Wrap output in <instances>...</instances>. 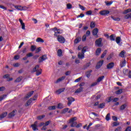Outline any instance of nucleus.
I'll return each mask as SVG.
<instances>
[{
	"instance_id": "nucleus-13",
	"label": "nucleus",
	"mask_w": 131,
	"mask_h": 131,
	"mask_svg": "<svg viewBox=\"0 0 131 131\" xmlns=\"http://www.w3.org/2000/svg\"><path fill=\"white\" fill-rule=\"evenodd\" d=\"M91 62H89L87 63H86L85 65L83 66L82 70H86V69H88L90 66H91Z\"/></svg>"
},
{
	"instance_id": "nucleus-30",
	"label": "nucleus",
	"mask_w": 131,
	"mask_h": 131,
	"mask_svg": "<svg viewBox=\"0 0 131 131\" xmlns=\"http://www.w3.org/2000/svg\"><path fill=\"white\" fill-rule=\"evenodd\" d=\"M36 42H42V43L45 42V40H43V39H42L40 37L37 38L36 40Z\"/></svg>"
},
{
	"instance_id": "nucleus-18",
	"label": "nucleus",
	"mask_w": 131,
	"mask_h": 131,
	"mask_svg": "<svg viewBox=\"0 0 131 131\" xmlns=\"http://www.w3.org/2000/svg\"><path fill=\"white\" fill-rule=\"evenodd\" d=\"M8 115V113L7 112H4L2 113L1 115H0V119H3L6 117Z\"/></svg>"
},
{
	"instance_id": "nucleus-44",
	"label": "nucleus",
	"mask_w": 131,
	"mask_h": 131,
	"mask_svg": "<svg viewBox=\"0 0 131 131\" xmlns=\"http://www.w3.org/2000/svg\"><path fill=\"white\" fill-rule=\"evenodd\" d=\"M106 54H107V50H104L102 53V55H101V58L103 59V58H104V57L106 56Z\"/></svg>"
},
{
	"instance_id": "nucleus-19",
	"label": "nucleus",
	"mask_w": 131,
	"mask_h": 131,
	"mask_svg": "<svg viewBox=\"0 0 131 131\" xmlns=\"http://www.w3.org/2000/svg\"><path fill=\"white\" fill-rule=\"evenodd\" d=\"M101 52H102V49L99 48L96 49V56H99L100 54H101Z\"/></svg>"
},
{
	"instance_id": "nucleus-41",
	"label": "nucleus",
	"mask_w": 131,
	"mask_h": 131,
	"mask_svg": "<svg viewBox=\"0 0 131 131\" xmlns=\"http://www.w3.org/2000/svg\"><path fill=\"white\" fill-rule=\"evenodd\" d=\"M49 110H56V105L50 106L48 107Z\"/></svg>"
},
{
	"instance_id": "nucleus-40",
	"label": "nucleus",
	"mask_w": 131,
	"mask_h": 131,
	"mask_svg": "<svg viewBox=\"0 0 131 131\" xmlns=\"http://www.w3.org/2000/svg\"><path fill=\"white\" fill-rule=\"evenodd\" d=\"M68 110H69V108H64L61 111L62 114H65V113H66V112H68Z\"/></svg>"
},
{
	"instance_id": "nucleus-58",
	"label": "nucleus",
	"mask_w": 131,
	"mask_h": 131,
	"mask_svg": "<svg viewBox=\"0 0 131 131\" xmlns=\"http://www.w3.org/2000/svg\"><path fill=\"white\" fill-rule=\"evenodd\" d=\"M70 74H71V71H68L65 73L66 76H68V75H70Z\"/></svg>"
},
{
	"instance_id": "nucleus-35",
	"label": "nucleus",
	"mask_w": 131,
	"mask_h": 131,
	"mask_svg": "<svg viewBox=\"0 0 131 131\" xmlns=\"http://www.w3.org/2000/svg\"><path fill=\"white\" fill-rule=\"evenodd\" d=\"M125 19H130L131 20V13H128L124 16Z\"/></svg>"
},
{
	"instance_id": "nucleus-25",
	"label": "nucleus",
	"mask_w": 131,
	"mask_h": 131,
	"mask_svg": "<svg viewBox=\"0 0 131 131\" xmlns=\"http://www.w3.org/2000/svg\"><path fill=\"white\" fill-rule=\"evenodd\" d=\"M125 55V51L124 50L122 51L120 54L119 56L121 58H124V55Z\"/></svg>"
},
{
	"instance_id": "nucleus-45",
	"label": "nucleus",
	"mask_w": 131,
	"mask_h": 131,
	"mask_svg": "<svg viewBox=\"0 0 131 131\" xmlns=\"http://www.w3.org/2000/svg\"><path fill=\"white\" fill-rule=\"evenodd\" d=\"M46 117L45 115L39 116L37 117L38 120H41V119H43Z\"/></svg>"
},
{
	"instance_id": "nucleus-50",
	"label": "nucleus",
	"mask_w": 131,
	"mask_h": 131,
	"mask_svg": "<svg viewBox=\"0 0 131 131\" xmlns=\"http://www.w3.org/2000/svg\"><path fill=\"white\" fill-rule=\"evenodd\" d=\"M39 57V55H36L33 56V54L32 59L33 60H37V59H38Z\"/></svg>"
},
{
	"instance_id": "nucleus-12",
	"label": "nucleus",
	"mask_w": 131,
	"mask_h": 131,
	"mask_svg": "<svg viewBox=\"0 0 131 131\" xmlns=\"http://www.w3.org/2000/svg\"><path fill=\"white\" fill-rule=\"evenodd\" d=\"M14 8L16 9V10H18L19 11H23V10H24V8H26V7H22L21 6H15Z\"/></svg>"
},
{
	"instance_id": "nucleus-62",
	"label": "nucleus",
	"mask_w": 131,
	"mask_h": 131,
	"mask_svg": "<svg viewBox=\"0 0 131 131\" xmlns=\"http://www.w3.org/2000/svg\"><path fill=\"white\" fill-rule=\"evenodd\" d=\"M9 77H10V75L9 74H6L3 76L4 78H10Z\"/></svg>"
},
{
	"instance_id": "nucleus-56",
	"label": "nucleus",
	"mask_w": 131,
	"mask_h": 131,
	"mask_svg": "<svg viewBox=\"0 0 131 131\" xmlns=\"http://www.w3.org/2000/svg\"><path fill=\"white\" fill-rule=\"evenodd\" d=\"M14 60H19L20 59V56L18 55H16L14 57Z\"/></svg>"
},
{
	"instance_id": "nucleus-24",
	"label": "nucleus",
	"mask_w": 131,
	"mask_h": 131,
	"mask_svg": "<svg viewBox=\"0 0 131 131\" xmlns=\"http://www.w3.org/2000/svg\"><path fill=\"white\" fill-rule=\"evenodd\" d=\"M126 64V61L125 60V59H124V61H122L120 63V67H121V68H122V67H124V66H125Z\"/></svg>"
},
{
	"instance_id": "nucleus-15",
	"label": "nucleus",
	"mask_w": 131,
	"mask_h": 131,
	"mask_svg": "<svg viewBox=\"0 0 131 131\" xmlns=\"http://www.w3.org/2000/svg\"><path fill=\"white\" fill-rule=\"evenodd\" d=\"M98 32H99V29L98 28L94 29L92 31V34L94 36L98 35Z\"/></svg>"
},
{
	"instance_id": "nucleus-53",
	"label": "nucleus",
	"mask_w": 131,
	"mask_h": 131,
	"mask_svg": "<svg viewBox=\"0 0 131 131\" xmlns=\"http://www.w3.org/2000/svg\"><path fill=\"white\" fill-rule=\"evenodd\" d=\"M84 35H86V36H90V35H91V31L88 30Z\"/></svg>"
},
{
	"instance_id": "nucleus-10",
	"label": "nucleus",
	"mask_w": 131,
	"mask_h": 131,
	"mask_svg": "<svg viewBox=\"0 0 131 131\" xmlns=\"http://www.w3.org/2000/svg\"><path fill=\"white\" fill-rule=\"evenodd\" d=\"M17 111H13L12 112H11L8 115V118H12V117H14V116H15V115H16V113L15 112H16Z\"/></svg>"
},
{
	"instance_id": "nucleus-1",
	"label": "nucleus",
	"mask_w": 131,
	"mask_h": 131,
	"mask_svg": "<svg viewBox=\"0 0 131 131\" xmlns=\"http://www.w3.org/2000/svg\"><path fill=\"white\" fill-rule=\"evenodd\" d=\"M39 68V66L36 65L35 68L33 69V72H36V76H38V75H40L41 73L42 72V70L41 69L37 70Z\"/></svg>"
},
{
	"instance_id": "nucleus-31",
	"label": "nucleus",
	"mask_w": 131,
	"mask_h": 131,
	"mask_svg": "<svg viewBox=\"0 0 131 131\" xmlns=\"http://www.w3.org/2000/svg\"><path fill=\"white\" fill-rule=\"evenodd\" d=\"M64 91H65V88H61V89H58L56 91V93H58V94L60 95V94H61V93H63V92H64Z\"/></svg>"
},
{
	"instance_id": "nucleus-51",
	"label": "nucleus",
	"mask_w": 131,
	"mask_h": 131,
	"mask_svg": "<svg viewBox=\"0 0 131 131\" xmlns=\"http://www.w3.org/2000/svg\"><path fill=\"white\" fill-rule=\"evenodd\" d=\"M82 78V77H79L78 78L76 79L75 80V82H79V81H80V80H81Z\"/></svg>"
},
{
	"instance_id": "nucleus-36",
	"label": "nucleus",
	"mask_w": 131,
	"mask_h": 131,
	"mask_svg": "<svg viewBox=\"0 0 131 131\" xmlns=\"http://www.w3.org/2000/svg\"><path fill=\"white\" fill-rule=\"evenodd\" d=\"M130 12H131V9H128L127 10H124L123 12V14L124 15H125L127 14V13H130Z\"/></svg>"
},
{
	"instance_id": "nucleus-52",
	"label": "nucleus",
	"mask_w": 131,
	"mask_h": 131,
	"mask_svg": "<svg viewBox=\"0 0 131 131\" xmlns=\"http://www.w3.org/2000/svg\"><path fill=\"white\" fill-rule=\"evenodd\" d=\"M121 130H122V128L121 127V126L118 127L115 130V131H121Z\"/></svg>"
},
{
	"instance_id": "nucleus-46",
	"label": "nucleus",
	"mask_w": 131,
	"mask_h": 131,
	"mask_svg": "<svg viewBox=\"0 0 131 131\" xmlns=\"http://www.w3.org/2000/svg\"><path fill=\"white\" fill-rule=\"evenodd\" d=\"M67 9H68L69 10H70L71 9H72V5H71V4L69 3V4H68L67 5Z\"/></svg>"
},
{
	"instance_id": "nucleus-22",
	"label": "nucleus",
	"mask_w": 131,
	"mask_h": 131,
	"mask_svg": "<svg viewBox=\"0 0 131 131\" xmlns=\"http://www.w3.org/2000/svg\"><path fill=\"white\" fill-rule=\"evenodd\" d=\"M82 90H83V88L80 87L76 90L75 92V94H79V93H81L82 92Z\"/></svg>"
},
{
	"instance_id": "nucleus-47",
	"label": "nucleus",
	"mask_w": 131,
	"mask_h": 131,
	"mask_svg": "<svg viewBox=\"0 0 131 131\" xmlns=\"http://www.w3.org/2000/svg\"><path fill=\"white\" fill-rule=\"evenodd\" d=\"M36 49V47H35V46L32 45L31 47V52H34V51H35Z\"/></svg>"
},
{
	"instance_id": "nucleus-6",
	"label": "nucleus",
	"mask_w": 131,
	"mask_h": 131,
	"mask_svg": "<svg viewBox=\"0 0 131 131\" xmlns=\"http://www.w3.org/2000/svg\"><path fill=\"white\" fill-rule=\"evenodd\" d=\"M30 57H33V53L32 52H30L26 54V56L23 58V60L24 61H26L28 59V58H30Z\"/></svg>"
},
{
	"instance_id": "nucleus-59",
	"label": "nucleus",
	"mask_w": 131,
	"mask_h": 131,
	"mask_svg": "<svg viewBox=\"0 0 131 131\" xmlns=\"http://www.w3.org/2000/svg\"><path fill=\"white\" fill-rule=\"evenodd\" d=\"M82 41H85V40H86V36L85 35H84L82 36Z\"/></svg>"
},
{
	"instance_id": "nucleus-61",
	"label": "nucleus",
	"mask_w": 131,
	"mask_h": 131,
	"mask_svg": "<svg viewBox=\"0 0 131 131\" xmlns=\"http://www.w3.org/2000/svg\"><path fill=\"white\" fill-rule=\"evenodd\" d=\"M112 101H113V99H112V96H111L108 97L107 103H110V102H111Z\"/></svg>"
},
{
	"instance_id": "nucleus-26",
	"label": "nucleus",
	"mask_w": 131,
	"mask_h": 131,
	"mask_svg": "<svg viewBox=\"0 0 131 131\" xmlns=\"http://www.w3.org/2000/svg\"><path fill=\"white\" fill-rule=\"evenodd\" d=\"M120 41H121V38L119 36H118L116 38V42L118 45L120 43Z\"/></svg>"
},
{
	"instance_id": "nucleus-55",
	"label": "nucleus",
	"mask_w": 131,
	"mask_h": 131,
	"mask_svg": "<svg viewBox=\"0 0 131 131\" xmlns=\"http://www.w3.org/2000/svg\"><path fill=\"white\" fill-rule=\"evenodd\" d=\"M92 14H93V12L92 11V10L88 11L86 12V15H92Z\"/></svg>"
},
{
	"instance_id": "nucleus-3",
	"label": "nucleus",
	"mask_w": 131,
	"mask_h": 131,
	"mask_svg": "<svg viewBox=\"0 0 131 131\" xmlns=\"http://www.w3.org/2000/svg\"><path fill=\"white\" fill-rule=\"evenodd\" d=\"M48 59V55L46 54L43 55L38 58V63H42L43 61H46Z\"/></svg>"
},
{
	"instance_id": "nucleus-4",
	"label": "nucleus",
	"mask_w": 131,
	"mask_h": 131,
	"mask_svg": "<svg viewBox=\"0 0 131 131\" xmlns=\"http://www.w3.org/2000/svg\"><path fill=\"white\" fill-rule=\"evenodd\" d=\"M95 45L99 48L102 47L101 38H99L95 41Z\"/></svg>"
},
{
	"instance_id": "nucleus-54",
	"label": "nucleus",
	"mask_w": 131,
	"mask_h": 131,
	"mask_svg": "<svg viewBox=\"0 0 131 131\" xmlns=\"http://www.w3.org/2000/svg\"><path fill=\"white\" fill-rule=\"evenodd\" d=\"M79 7L80 8V9H81V10H82V11H84L85 10V8H84V7L82 6V5L79 4Z\"/></svg>"
},
{
	"instance_id": "nucleus-38",
	"label": "nucleus",
	"mask_w": 131,
	"mask_h": 131,
	"mask_svg": "<svg viewBox=\"0 0 131 131\" xmlns=\"http://www.w3.org/2000/svg\"><path fill=\"white\" fill-rule=\"evenodd\" d=\"M62 53H63V52H62V50L59 49L58 50L57 55H58V57H61V56H62Z\"/></svg>"
},
{
	"instance_id": "nucleus-64",
	"label": "nucleus",
	"mask_w": 131,
	"mask_h": 131,
	"mask_svg": "<svg viewBox=\"0 0 131 131\" xmlns=\"http://www.w3.org/2000/svg\"><path fill=\"white\" fill-rule=\"evenodd\" d=\"M40 51H41V49H40V47L38 48L36 50V53H39V52H40Z\"/></svg>"
},
{
	"instance_id": "nucleus-21",
	"label": "nucleus",
	"mask_w": 131,
	"mask_h": 131,
	"mask_svg": "<svg viewBox=\"0 0 131 131\" xmlns=\"http://www.w3.org/2000/svg\"><path fill=\"white\" fill-rule=\"evenodd\" d=\"M93 72V70L88 71L86 72V76L88 78L91 77V73Z\"/></svg>"
},
{
	"instance_id": "nucleus-37",
	"label": "nucleus",
	"mask_w": 131,
	"mask_h": 131,
	"mask_svg": "<svg viewBox=\"0 0 131 131\" xmlns=\"http://www.w3.org/2000/svg\"><path fill=\"white\" fill-rule=\"evenodd\" d=\"M72 123L71 124V127H76V125L77 124V122H73L72 123Z\"/></svg>"
},
{
	"instance_id": "nucleus-2",
	"label": "nucleus",
	"mask_w": 131,
	"mask_h": 131,
	"mask_svg": "<svg viewBox=\"0 0 131 131\" xmlns=\"http://www.w3.org/2000/svg\"><path fill=\"white\" fill-rule=\"evenodd\" d=\"M57 40L60 43H65V42L66 41V39H65V38L63 36L61 35L58 36Z\"/></svg>"
},
{
	"instance_id": "nucleus-29",
	"label": "nucleus",
	"mask_w": 131,
	"mask_h": 131,
	"mask_svg": "<svg viewBox=\"0 0 131 131\" xmlns=\"http://www.w3.org/2000/svg\"><path fill=\"white\" fill-rule=\"evenodd\" d=\"M104 78H105L104 76H102L98 77V78L97 79V82H100V81H102L103 80V79H104Z\"/></svg>"
},
{
	"instance_id": "nucleus-27",
	"label": "nucleus",
	"mask_w": 131,
	"mask_h": 131,
	"mask_svg": "<svg viewBox=\"0 0 131 131\" xmlns=\"http://www.w3.org/2000/svg\"><path fill=\"white\" fill-rule=\"evenodd\" d=\"M96 27V23L95 21H91L90 24V28L93 29Z\"/></svg>"
},
{
	"instance_id": "nucleus-34",
	"label": "nucleus",
	"mask_w": 131,
	"mask_h": 131,
	"mask_svg": "<svg viewBox=\"0 0 131 131\" xmlns=\"http://www.w3.org/2000/svg\"><path fill=\"white\" fill-rule=\"evenodd\" d=\"M104 3L106 4V6H107V7H109V6H111V5L113 4V1H111L110 2L108 1H105Z\"/></svg>"
},
{
	"instance_id": "nucleus-11",
	"label": "nucleus",
	"mask_w": 131,
	"mask_h": 131,
	"mask_svg": "<svg viewBox=\"0 0 131 131\" xmlns=\"http://www.w3.org/2000/svg\"><path fill=\"white\" fill-rule=\"evenodd\" d=\"M34 91H32L30 92H29L25 96L26 99H29L33 95Z\"/></svg>"
},
{
	"instance_id": "nucleus-39",
	"label": "nucleus",
	"mask_w": 131,
	"mask_h": 131,
	"mask_svg": "<svg viewBox=\"0 0 131 131\" xmlns=\"http://www.w3.org/2000/svg\"><path fill=\"white\" fill-rule=\"evenodd\" d=\"M77 118L76 117H74V118H71L70 120L69 123H72V122H75V120H77Z\"/></svg>"
},
{
	"instance_id": "nucleus-33",
	"label": "nucleus",
	"mask_w": 131,
	"mask_h": 131,
	"mask_svg": "<svg viewBox=\"0 0 131 131\" xmlns=\"http://www.w3.org/2000/svg\"><path fill=\"white\" fill-rule=\"evenodd\" d=\"M122 91H123V89H119L116 91L115 93L116 94V95H120L121 94H122Z\"/></svg>"
},
{
	"instance_id": "nucleus-20",
	"label": "nucleus",
	"mask_w": 131,
	"mask_h": 131,
	"mask_svg": "<svg viewBox=\"0 0 131 131\" xmlns=\"http://www.w3.org/2000/svg\"><path fill=\"white\" fill-rule=\"evenodd\" d=\"M32 101H33V99L32 98H31L29 100H28V101L26 102V106L28 107V106H29L30 104L32 103Z\"/></svg>"
},
{
	"instance_id": "nucleus-43",
	"label": "nucleus",
	"mask_w": 131,
	"mask_h": 131,
	"mask_svg": "<svg viewBox=\"0 0 131 131\" xmlns=\"http://www.w3.org/2000/svg\"><path fill=\"white\" fill-rule=\"evenodd\" d=\"M111 119L110 118V113H108L106 115L105 117V120H107V121H109Z\"/></svg>"
},
{
	"instance_id": "nucleus-9",
	"label": "nucleus",
	"mask_w": 131,
	"mask_h": 131,
	"mask_svg": "<svg viewBox=\"0 0 131 131\" xmlns=\"http://www.w3.org/2000/svg\"><path fill=\"white\" fill-rule=\"evenodd\" d=\"M114 62H113L109 63L106 66L107 69H112V68H114Z\"/></svg>"
},
{
	"instance_id": "nucleus-8",
	"label": "nucleus",
	"mask_w": 131,
	"mask_h": 131,
	"mask_svg": "<svg viewBox=\"0 0 131 131\" xmlns=\"http://www.w3.org/2000/svg\"><path fill=\"white\" fill-rule=\"evenodd\" d=\"M110 13V11H109V10H103L99 12V14L101 15V16H106V15H108Z\"/></svg>"
},
{
	"instance_id": "nucleus-23",
	"label": "nucleus",
	"mask_w": 131,
	"mask_h": 131,
	"mask_svg": "<svg viewBox=\"0 0 131 131\" xmlns=\"http://www.w3.org/2000/svg\"><path fill=\"white\" fill-rule=\"evenodd\" d=\"M78 57L79 58V59H81V60H82V59L84 58V53H78Z\"/></svg>"
},
{
	"instance_id": "nucleus-48",
	"label": "nucleus",
	"mask_w": 131,
	"mask_h": 131,
	"mask_svg": "<svg viewBox=\"0 0 131 131\" xmlns=\"http://www.w3.org/2000/svg\"><path fill=\"white\" fill-rule=\"evenodd\" d=\"M22 80V77H18L16 80H15V82H20Z\"/></svg>"
},
{
	"instance_id": "nucleus-49",
	"label": "nucleus",
	"mask_w": 131,
	"mask_h": 131,
	"mask_svg": "<svg viewBox=\"0 0 131 131\" xmlns=\"http://www.w3.org/2000/svg\"><path fill=\"white\" fill-rule=\"evenodd\" d=\"M63 104H62L61 103H58V104L57 105V108L58 109H63Z\"/></svg>"
},
{
	"instance_id": "nucleus-32",
	"label": "nucleus",
	"mask_w": 131,
	"mask_h": 131,
	"mask_svg": "<svg viewBox=\"0 0 131 131\" xmlns=\"http://www.w3.org/2000/svg\"><path fill=\"white\" fill-rule=\"evenodd\" d=\"M105 107V103L103 102L102 103H100L99 105H98V108L99 109H103L104 108V107Z\"/></svg>"
},
{
	"instance_id": "nucleus-63",
	"label": "nucleus",
	"mask_w": 131,
	"mask_h": 131,
	"mask_svg": "<svg viewBox=\"0 0 131 131\" xmlns=\"http://www.w3.org/2000/svg\"><path fill=\"white\" fill-rule=\"evenodd\" d=\"M125 131H131V126H128L125 130Z\"/></svg>"
},
{
	"instance_id": "nucleus-17",
	"label": "nucleus",
	"mask_w": 131,
	"mask_h": 131,
	"mask_svg": "<svg viewBox=\"0 0 131 131\" xmlns=\"http://www.w3.org/2000/svg\"><path fill=\"white\" fill-rule=\"evenodd\" d=\"M116 38V36L115 34H112L110 36V39L111 41H115V38Z\"/></svg>"
},
{
	"instance_id": "nucleus-60",
	"label": "nucleus",
	"mask_w": 131,
	"mask_h": 131,
	"mask_svg": "<svg viewBox=\"0 0 131 131\" xmlns=\"http://www.w3.org/2000/svg\"><path fill=\"white\" fill-rule=\"evenodd\" d=\"M21 25V29L23 30H25V24L24 23H23V24H20Z\"/></svg>"
},
{
	"instance_id": "nucleus-28",
	"label": "nucleus",
	"mask_w": 131,
	"mask_h": 131,
	"mask_svg": "<svg viewBox=\"0 0 131 131\" xmlns=\"http://www.w3.org/2000/svg\"><path fill=\"white\" fill-rule=\"evenodd\" d=\"M111 18L112 19H113V20H114V21H117L118 22H119V21H120V18L119 17H115L113 16H111Z\"/></svg>"
},
{
	"instance_id": "nucleus-5",
	"label": "nucleus",
	"mask_w": 131,
	"mask_h": 131,
	"mask_svg": "<svg viewBox=\"0 0 131 131\" xmlns=\"http://www.w3.org/2000/svg\"><path fill=\"white\" fill-rule=\"evenodd\" d=\"M68 106L70 107V106H71V104H72V102L75 101V99L72 97H69L68 98Z\"/></svg>"
},
{
	"instance_id": "nucleus-42",
	"label": "nucleus",
	"mask_w": 131,
	"mask_h": 131,
	"mask_svg": "<svg viewBox=\"0 0 131 131\" xmlns=\"http://www.w3.org/2000/svg\"><path fill=\"white\" fill-rule=\"evenodd\" d=\"M126 108V104H124L120 106V110H124V109H125Z\"/></svg>"
},
{
	"instance_id": "nucleus-7",
	"label": "nucleus",
	"mask_w": 131,
	"mask_h": 131,
	"mask_svg": "<svg viewBox=\"0 0 131 131\" xmlns=\"http://www.w3.org/2000/svg\"><path fill=\"white\" fill-rule=\"evenodd\" d=\"M104 63V60H100L97 64L96 69H100Z\"/></svg>"
},
{
	"instance_id": "nucleus-16",
	"label": "nucleus",
	"mask_w": 131,
	"mask_h": 131,
	"mask_svg": "<svg viewBox=\"0 0 131 131\" xmlns=\"http://www.w3.org/2000/svg\"><path fill=\"white\" fill-rule=\"evenodd\" d=\"M35 123H37V122L36 121L35 122V123L34 124L31 125V127H32V129L34 131L38 130V129L37 128V126L36 125V124H35Z\"/></svg>"
},
{
	"instance_id": "nucleus-14",
	"label": "nucleus",
	"mask_w": 131,
	"mask_h": 131,
	"mask_svg": "<svg viewBox=\"0 0 131 131\" xmlns=\"http://www.w3.org/2000/svg\"><path fill=\"white\" fill-rule=\"evenodd\" d=\"M65 76L60 77L56 81L54 82V83H59V82L62 81V80H64L65 79Z\"/></svg>"
},
{
	"instance_id": "nucleus-57",
	"label": "nucleus",
	"mask_w": 131,
	"mask_h": 131,
	"mask_svg": "<svg viewBox=\"0 0 131 131\" xmlns=\"http://www.w3.org/2000/svg\"><path fill=\"white\" fill-rule=\"evenodd\" d=\"M80 41V38H76L75 39L74 43H78Z\"/></svg>"
}]
</instances>
